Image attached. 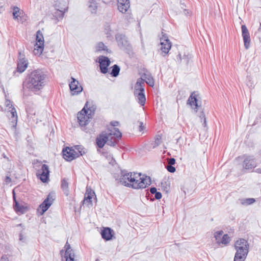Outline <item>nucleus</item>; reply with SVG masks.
<instances>
[{"mask_svg": "<svg viewBox=\"0 0 261 261\" xmlns=\"http://www.w3.org/2000/svg\"><path fill=\"white\" fill-rule=\"evenodd\" d=\"M46 75L41 70H36L32 71L28 76L27 80L45 79Z\"/></svg>", "mask_w": 261, "mask_h": 261, "instance_id": "21", "label": "nucleus"}, {"mask_svg": "<svg viewBox=\"0 0 261 261\" xmlns=\"http://www.w3.org/2000/svg\"><path fill=\"white\" fill-rule=\"evenodd\" d=\"M161 40V50L162 53L165 54L164 56L167 55L171 47V43L168 39L166 34H163L160 39Z\"/></svg>", "mask_w": 261, "mask_h": 261, "instance_id": "11", "label": "nucleus"}, {"mask_svg": "<svg viewBox=\"0 0 261 261\" xmlns=\"http://www.w3.org/2000/svg\"><path fill=\"white\" fill-rule=\"evenodd\" d=\"M102 51L108 52L109 49L103 42H99L97 43L95 46V51L97 53H101Z\"/></svg>", "mask_w": 261, "mask_h": 261, "instance_id": "29", "label": "nucleus"}, {"mask_svg": "<svg viewBox=\"0 0 261 261\" xmlns=\"http://www.w3.org/2000/svg\"><path fill=\"white\" fill-rule=\"evenodd\" d=\"M9 103H10V101L8 100V101H6V106L7 107H9V106L10 105Z\"/></svg>", "mask_w": 261, "mask_h": 261, "instance_id": "59", "label": "nucleus"}, {"mask_svg": "<svg viewBox=\"0 0 261 261\" xmlns=\"http://www.w3.org/2000/svg\"><path fill=\"white\" fill-rule=\"evenodd\" d=\"M54 9L59 11H62L63 14L67 12L68 10V5L64 0H56L55 1Z\"/></svg>", "mask_w": 261, "mask_h": 261, "instance_id": "18", "label": "nucleus"}, {"mask_svg": "<svg viewBox=\"0 0 261 261\" xmlns=\"http://www.w3.org/2000/svg\"><path fill=\"white\" fill-rule=\"evenodd\" d=\"M44 38L42 33L40 31L36 33V43L34 45L33 53L35 55H40L44 49Z\"/></svg>", "mask_w": 261, "mask_h": 261, "instance_id": "7", "label": "nucleus"}, {"mask_svg": "<svg viewBox=\"0 0 261 261\" xmlns=\"http://www.w3.org/2000/svg\"><path fill=\"white\" fill-rule=\"evenodd\" d=\"M242 36L243 39L244 47L246 49H249L250 46V36L248 29L245 25L241 26Z\"/></svg>", "mask_w": 261, "mask_h": 261, "instance_id": "16", "label": "nucleus"}, {"mask_svg": "<svg viewBox=\"0 0 261 261\" xmlns=\"http://www.w3.org/2000/svg\"><path fill=\"white\" fill-rule=\"evenodd\" d=\"M19 240H20V241H22V240H24V238H23V235H22L21 233V234H20V235H19Z\"/></svg>", "mask_w": 261, "mask_h": 261, "instance_id": "56", "label": "nucleus"}, {"mask_svg": "<svg viewBox=\"0 0 261 261\" xmlns=\"http://www.w3.org/2000/svg\"><path fill=\"white\" fill-rule=\"evenodd\" d=\"M88 102H87L81 111L77 114L78 122L80 126H85L89 122L92 116L94 114L95 108L93 107L88 108Z\"/></svg>", "mask_w": 261, "mask_h": 261, "instance_id": "4", "label": "nucleus"}, {"mask_svg": "<svg viewBox=\"0 0 261 261\" xmlns=\"http://www.w3.org/2000/svg\"><path fill=\"white\" fill-rule=\"evenodd\" d=\"M101 237L106 241L111 240L113 237V230L109 227H105L101 231Z\"/></svg>", "mask_w": 261, "mask_h": 261, "instance_id": "24", "label": "nucleus"}, {"mask_svg": "<svg viewBox=\"0 0 261 261\" xmlns=\"http://www.w3.org/2000/svg\"><path fill=\"white\" fill-rule=\"evenodd\" d=\"M203 126L204 127H205L206 125V118H204L203 119V123L202 124Z\"/></svg>", "mask_w": 261, "mask_h": 261, "instance_id": "55", "label": "nucleus"}, {"mask_svg": "<svg viewBox=\"0 0 261 261\" xmlns=\"http://www.w3.org/2000/svg\"><path fill=\"white\" fill-rule=\"evenodd\" d=\"M223 233V231L222 230L217 231L214 233V237L217 241V243L220 244V241L221 239V237Z\"/></svg>", "mask_w": 261, "mask_h": 261, "instance_id": "37", "label": "nucleus"}, {"mask_svg": "<svg viewBox=\"0 0 261 261\" xmlns=\"http://www.w3.org/2000/svg\"><path fill=\"white\" fill-rule=\"evenodd\" d=\"M61 188L64 194L66 196H68L70 194L69 188V184L66 178H63L61 181Z\"/></svg>", "mask_w": 261, "mask_h": 261, "instance_id": "28", "label": "nucleus"}, {"mask_svg": "<svg viewBox=\"0 0 261 261\" xmlns=\"http://www.w3.org/2000/svg\"><path fill=\"white\" fill-rule=\"evenodd\" d=\"M11 181V179L9 176H7L5 178V182L7 184H8V183L10 182Z\"/></svg>", "mask_w": 261, "mask_h": 261, "instance_id": "49", "label": "nucleus"}, {"mask_svg": "<svg viewBox=\"0 0 261 261\" xmlns=\"http://www.w3.org/2000/svg\"><path fill=\"white\" fill-rule=\"evenodd\" d=\"M98 63L100 72L103 74L107 73L108 71V67L111 64L110 60L107 57L101 56L98 58Z\"/></svg>", "mask_w": 261, "mask_h": 261, "instance_id": "12", "label": "nucleus"}, {"mask_svg": "<svg viewBox=\"0 0 261 261\" xmlns=\"http://www.w3.org/2000/svg\"><path fill=\"white\" fill-rule=\"evenodd\" d=\"M49 208V195H48L44 201L39 205L37 210L38 215H42Z\"/></svg>", "mask_w": 261, "mask_h": 261, "instance_id": "22", "label": "nucleus"}, {"mask_svg": "<svg viewBox=\"0 0 261 261\" xmlns=\"http://www.w3.org/2000/svg\"><path fill=\"white\" fill-rule=\"evenodd\" d=\"M200 118H201V120H202L203 118L204 119V118H205V115H204V113H203V112H201V114H200Z\"/></svg>", "mask_w": 261, "mask_h": 261, "instance_id": "52", "label": "nucleus"}, {"mask_svg": "<svg viewBox=\"0 0 261 261\" xmlns=\"http://www.w3.org/2000/svg\"><path fill=\"white\" fill-rule=\"evenodd\" d=\"M118 46L121 48H126L129 46L127 37L123 34H118L115 36Z\"/></svg>", "mask_w": 261, "mask_h": 261, "instance_id": "17", "label": "nucleus"}, {"mask_svg": "<svg viewBox=\"0 0 261 261\" xmlns=\"http://www.w3.org/2000/svg\"><path fill=\"white\" fill-rule=\"evenodd\" d=\"M111 124L113 126H118V124H119V122L116 121H112V122H111Z\"/></svg>", "mask_w": 261, "mask_h": 261, "instance_id": "47", "label": "nucleus"}, {"mask_svg": "<svg viewBox=\"0 0 261 261\" xmlns=\"http://www.w3.org/2000/svg\"><path fill=\"white\" fill-rule=\"evenodd\" d=\"M60 254L64 256L65 261H77V259L75 258L74 251L68 242H66L64 249L60 251Z\"/></svg>", "mask_w": 261, "mask_h": 261, "instance_id": "8", "label": "nucleus"}, {"mask_svg": "<svg viewBox=\"0 0 261 261\" xmlns=\"http://www.w3.org/2000/svg\"><path fill=\"white\" fill-rule=\"evenodd\" d=\"M96 141L97 146L100 148H103L106 143L108 144V138L106 137V134L103 133L97 137Z\"/></svg>", "mask_w": 261, "mask_h": 261, "instance_id": "25", "label": "nucleus"}, {"mask_svg": "<svg viewBox=\"0 0 261 261\" xmlns=\"http://www.w3.org/2000/svg\"><path fill=\"white\" fill-rule=\"evenodd\" d=\"M144 129V125L142 122H140V125H139V130L140 132L142 131Z\"/></svg>", "mask_w": 261, "mask_h": 261, "instance_id": "48", "label": "nucleus"}, {"mask_svg": "<svg viewBox=\"0 0 261 261\" xmlns=\"http://www.w3.org/2000/svg\"><path fill=\"white\" fill-rule=\"evenodd\" d=\"M21 11L17 7H13V16L14 19H17L21 14Z\"/></svg>", "mask_w": 261, "mask_h": 261, "instance_id": "36", "label": "nucleus"}, {"mask_svg": "<svg viewBox=\"0 0 261 261\" xmlns=\"http://www.w3.org/2000/svg\"><path fill=\"white\" fill-rule=\"evenodd\" d=\"M161 137L160 136H156L155 138V140H154V141L153 143V148H155V147L158 146L161 144Z\"/></svg>", "mask_w": 261, "mask_h": 261, "instance_id": "41", "label": "nucleus"}, {"mask_svg": "<svg viewBox=\"0 0 261 261\" xmlns=\"http://www.w3.org/2000/svg\"><path fill=\"white\" fill-rule=\"evenodd\" d=\"M183 60H185L186 62L188 63V61L187 60V58L186 56H184V57L183 58Z\"/></svg>", "mask_w": 261, "mask_h": 261, "instance_id": "58", "label": "nucleus"}, {"mask_svg": "<svg viewBox=\"0 0 261 261\" xmlns=\"http://www.w3.org/2000/svg\"><path fill=\"white\" fill-rule=\"evenodd\" d=\"M109 156L112 158V161L110 162V163H112V162H115L114 159L112 157V155L110 154H109L108 155L106 156L107 158H108Z\"/></svg>", "mask_w": 261, "mask_h": 261, "instance_id": "54", "label": "nucleus"}, {"mask_svg": "<svg viewBox=\"0 0 261 261\" xmlns=\"http://www.w3.org/2000/svg\"><path fill=\"white\" fill-rule=\"evenodd\" d=\"M11 117L13 119L14 121H17V115L16 113V111L15 108H12L11 110Z\"/></svg>", "mask_w": 261, "mask_h": 261, "instance_id": "42", "label": "nucleus"}, {"mask_svg": "<svg viewBox=\"0 0 261 261\" xmlns=\"http://www.w3.org/2000/svg\"><path fill=\"white\" fill-rule=\"evenodd\" d=\"M88 7L92 13H95L98 8V4L97 3L90 4Z\"/></svg>", "mask_w": 261, "mask_h": 261, "instance_id": "38", "label": "nucleus"}, {"mask_svg": "<svg viewBox=\"0 0 261 261\" xmlns=\"http://www.w3.org/2000/svg\"><path fill=\"white\" fill-rule=\"evenodd\" d=\"M13 199L14 200V209L17 212H20L21 213H23L25 211V207L21 205H20L16 199L15 194L14 191H13Z\"/></svg>", "mask_w": 261, "mask_h": 261, "instance_id": "27", "label": "nucleus"}, {"mask_svg": "<svg viewBox=\"0 0 261 261\" xmlns=\"http://www.w3.org/2000/svg\"><path fill=\"white\" fill-rule=\"evenodd\" d=\"M64 15L62 11H58V10L54 9L52 11V17L50 19V21L54 24H57V23L63 19Z\"/></svg>", "mask_w": 261, "mask_h": 261, "instance_id": "20", "label": "nucleus"}, {"mask_svg": "<svg viewBox=\"0 0 261 261\" xmlns=\"http://www.w3.org/2000/svg\"><path fill=\"white\" fill-rule=\"evenodd\" d=\"M46 85L45 79L27 80L23 84L24 87L33 92H37L43 89Z\"/></svg>", "mask_w": 261, "mask_h": 261, "instance_id": "5", "label": "nucleus"}, {"mask_svg": "<svg viewBox=\"0 0 261 261\" xmlns=\"http://www.w3.org/2000/svg\"><path fill=\"white\" fill-rule=\"evenodd\" d=\"M19 56L17 61V70L19 73H22L28 67L29 62L23 55H21L20 53H19Z\"/></svg>", "mask_w": 261, "mask_h": 261, "instance_id": "15", "label": "nucleus"}, {"mask_svg": "<svg viewBox=\"0 0 261 261\" xmlns=\"http://www.w3.org/2000/svg\"><path fill=\"white\" fill-rule=\"evenodd\" d=\"M144 87V79L139 78L134 86V94L137 102L141 106H144L146 101Z\"/></svg>", "mask_w": 261, "mask_h": 261, "instance_id": "3", "label": "nucleus"}, {"mask_svg": "<svg viewBox=\"0 0 261 261\" xmlns=\"http://www.w3.org/2000/svg\"><path fill=\"white\" fill-rule=\"evenodd\" d=\"M93 3H97L96 0H89V4H92Z\"/></svg>", "mask_w": 261, "mask_h": 261, "instance_id": "57", "label": "nucleus"}, {"mask_svg": "<svg viewBox=\"0 0 261 261\" xmlns=\"http://www.w3.org/2000/svg\"><path fill=\"white\" fill-rule=\"evenodd\" d=\"M168 165H173L175 164V159L174 158H171L169 159L168 161Z\"/></svg>", "mask_w": 261, "mask_h": 261, "instance_id": "44", "label": "nucleus"}, {"mask_svg": "<svg viewBox=\"0 0 261 261\" xmlns=\"http://www.w3.org/2000/svg\"><path fill=\"white\" fill-rule=\"evenodd\" d=\"M187 104L189 105L192 109H194L195 112H197L199 105L198 104L197 95L195 92L191 93L187 100Z\"/></svg>", "mask_w": 261, "mask_h": 261, "instance_id": "19", "label": "nucleus"}, {"mask_svg": "<svg viewBox=\"0 0 261 261\" xmlns=\"http://www.w3.org/2000/svg\"><path fill=\"white\" fill-rule=\"evenodd\" d=\"M256 160L253 155H244L243 162V167L248 171H253L256 167Z\"/></svg>", "mask_w": 261, "mask_h": 261, "instance_id": "9", "label": "nucleus"}, {"mask_svg": "<svg viewBox=\"0 0 261 261\" xmlns=\"http://www.w3.org/2000/svg\"><path fill=\"white\" fill-rule=\"evenodd\" d=\"M63 156L67 161H71L78 158L76 151L72 147H67L63 149Z\"/></svg>", "mask_w": 261, "mask_h": 261, "instance_id": "13", "label": "nucleus"}, {"mask_svg": "<svg viewBox=\"0 0 261 261\" xmlns=\"http://www.w3.org/2000/svg\"><path fill=\"white\" fill-rule=\"evenodd\" d=\"M157 192V189L155 187H151L150 189V192L152 194H154Z\"/></svg>", "mask_w": 261, "mask_h": 261, "instance_id": "46", "label": "nucleus"}, {"mask_svg": "<svg viewBox=\"0 0 261 261\" xmlns=\"http://www.w3.org/2000/svg\"><path fill=\"white\" fill-rule=\"evenodd\" d=\"M95 195V193L91 189H87L86 193L85 194L84 199L83 202L84 203L92 204V199Z\"/></svg>", "mask_w": 261, "mask_h": 261, "instance_id": "26", "label": "nucleus"}, {"mask_svg": "<svg viewBox=\"0 0 261 261\" xmlns=\"http://www.w3.org/2000/svg\"><path fill=\"white\" fill-rule=\"evenodd\" d=\"M120 182L124 186L134 189H144L151 184L149 176L140 173L130 172L125 173L121 176Z\"/></svg>", "mask_w": 261, "mask_h": 261, "instance_id": "1", "label": "nucleus"}, {"mask_svg": "<svg viewBox=\"0 0 261 261\" xmlns=\"http://www.w3.org/2000/svg\"><path fill=\"white\" fill-rule=\"evenodd\" d=\"M71 81L69 84L71 94L72 95L79 94L83 90V87L75 78L71 77Z\"/></svg>", "mask_w": 261, "mask_h": 261, "instance_id": "10", "label": "nucleus"}, {"mask_svg": "<svg viewBox=\"0 0 261 261\" xmlns=\"http://www.w3.org/2000/svg\"><path fill=\"white\" fill-rule=\"evenodd\" d=\"M154 197H155V198L156 199H160L161 198H162V194L161 192H156L155 194H154Z\"/></svg>", "mask_w": 261, "mask_h": 261, "instance_id": "45", "label": "nucleus"}, {"mask_svg": "<svg viewBox=\"0 0 261 261\" xmlns=\"http://www.w3.org/2000/svg\"><path fill=\"white\" fill-rule=\"evenodd\" d=\"M56 199V194L55 191L50 192V206Z\"/></svg>", "mask_w": 261, "mask_h": 261, "instance_id": "39", "label": "nucleus"}, {"mask_svg": "<svg viewBox=\"0 0 261 261\" xmlns=\"http://www.w3.org/2000/svg\"><path fill=\"white\" fill-rule=\"evenodd\" d=\"M143 76L145 78V80H144V81H145V82L147 84L151 86H153L154 80L150 74L144 73Z\"/></svg>", "mask_w": 261, "mask_h": 261, "instance_id": "32", "label": "nucleus"}, {"mask_svg": "<svg viewBox=\"0 0 261 261\" xmlns=\"http://www.w3.org/2000/svg\"><path fill=\"white\" fill-rule=\"evenodd\" d=\"M255 202V199L253 198H248L241 199V203L244 205H248L253 204Z\"/></svg>", "mask_w": 261, "mask_h": 261, "instance_id": "34", "label": "nucleus"}, {"mask_svg": "<svg viewBox=\"0 0 261 261\" xmlns=\"http://www.w3.org/2000/svg\"><path fill=\"white\" fill-rule=\"evenodd\" d=\"M236 251L233 261H245L249 253V244L247 240L240 238L237 240L234 245Z\"/></svg>", "mask_w": 261, "mask_h": 261, "instance_id": "2", "label": "nucleus"}, {"mask_svg": "<svg viewBox=\"0 0 261 261\" xmlns=\"http://www.w3.org/2000/svg\"><path fill=\"white\" fill-rule=\"evenodd\" d=\"M118 9L122 13H125L129 8V0H117Z\"/></svg>", "mask_w": 261, "mask_h": 261, "instance_id": "23", "label": "nucleus"}, {"mask_svg": "<svg viewBox=\"0 0 261 261\" xmlns=\"http://www.w3.org/2000/svg\"><path fill=\"white\" fill-rule=\"evenodd\" d=\"M0 261H8V259L7 256H3L0 259Z\"/></svg>", "mask_w": 261, "mask_h": 261, "instance_id": "50", "label": "nucleus"}, {"mask_svg": "<svg viewBox=\"0 0 261 261\" xmlns=\"http://www.w3.org/2000/svg\"><path fill=\"white\" fill-rule=\"evenodd\" d=\"M180 7L182 9L184 10V12L186 15H190L191 14V12L188 10L186 9L185 8L186 7V5H185L184 3H182L181 1L180 2Z\"/></svg>", "mask_w": 261, "mask_h": 261, "instance_id": "40", "label": "nucleus"}, {"mask_svg": "<svg viewBox=\"0 0 261 261\" xmlns=\"http://www.w3.org/2000/svg\"><path fill=\"white\" fill-rule=\"evenodd\" d=\"M105 32L107 35V38L112 37V30L111 28V24L109 22H107L105 24Z\"/></svg>", "mask_w": 261, "mask_h": 261, "instance_id": "33", "label": "nucleus"}, {"mask_svg": "<svg viewBox=\"0 0 261 261\" xmlns=\"http://www.w3.org/2000/svg\"><path fill=\"white\" fill-rule=\"evenodd\" d=\"M111 68L110 74L113 77H117L119 75L120 70L119 66L115 64Z\"/></svg>", "mask_w": 261, "mask_h": 261, "instance_id": "30", "label": "nucleus"}, {"mask_svg": "<svg viewBox=\"0 0 261 261\" xmlns=\"http://www.w3.org/2000/svg\"><path fill=\"white\" fill-rule=\"evenodd\" d=\"M167 171L170 173H174L176 171V169L173 165H167L166 167Z\"/></svg>", "mask_w": 261, "mask_h": 261, "instance_id": "43", "label": "nucleus"}, {"mask_svg": "<svg viewBox=\"0 0 261 261\" xmlns=\"http://www.w3.org/2000/svg\"><path fill=\"white\" fill-rule=\"evenodd\" d=\"M105 134L108 138V145L111 146H115L122 137V133L118 128L114 127Z\"/></svg>", "mask_w": 261, "mask_h": 261, "instance_id": "6", "label": "nucleus"}, {"mask_svg": "<svg viewBox=\"0 0 261 261\" xmlns=\"http://www.w3.org/2000/svg\"><path fill=\"white\" fill-rule=\"evenodd\" d=\"M177 60H178V61H181L182 59H181V56L180 54H178V55L177 56Z\"/></svg>", "mask_w": 261, "mask_h": 261, "instance_id": "53", "label": "nucleus"}, {"mask_svg": "<svg viewBox=\"0 0 261 261\" xmlns=\"http://www.w3.org/2000/svg\"><path fill=\"white\" fill-rule=\"evenodd\" d=\"M254 171L256 172V173H259V174H261V167H259V168H256Z\"/></svg>", "mask_w": 261, "mask_h": 261, "instance_id": "51", "label": "nucleus"}, {"mask_svg": "<svg viewBox=\"0 0 261 261\" xmlns=\"http://www.w3.org/2000/svg\"><path fill=\"white\" fill-rule=\"evenodd\" d=\"M230 241V238L229 236L227 234H225L223 236L221 241H220V244L227 245L229 243Z\"/></svg>", "mask_w": 261, "mask_h": 261, "instance_id": "35", "label": "nucleus"}, {"mask_svg": "<svg viewBox=\"0 0 261 261\" xmlns=\"http://www.w3.org/2000/svg\"><path fill=\"white\" fill-rule=\"evenodd\" d=\"M36 175L43 182H46L49 177V169L46 165H42L41 169L37 171Z\"/></svg>", "mask_w": 261, "mask_h": 261, "instance_id": "14", "label": "nucleus"}, {"mask_svg": "<svg viewBox=\"0 0 261 261\" xmlns=\"http://www.w3.org/2000/svg\"><path fill=\"white\" fill-rule=\"evenodd\" d=\"M74 149L76 151V155H78V157L82 156L86 153L85 148H84L82 145L75 146Z\"/></svg>", "mask_w": 261, "mask_h": 261, "instance_id": "31", "label": "nucleus"}]
</instances>
